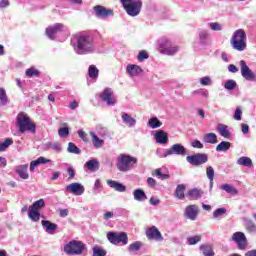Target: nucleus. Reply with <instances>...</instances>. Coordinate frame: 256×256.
<instances>
[{
  "label": "nucleus",
  "mask_w": 256,
  "mask_h": 256,
  "mask_svg": "<svg viewBox=\"0 0 256 256\" xmlns=\"http://www.w3.org/2000/svg\"><path fill=\"white\" fill-rule=\"evenodd\" d=\"M76 41L77 45L74 49L78 55H88V53H93V39L90 36L79 35L77 36Z\"/></svg>",
  "instance_id": "obj_1"
},
{
  "label": "nucleus",
  "mask_w": 256,
  "mask_h": 256,
  "mask_svg": "<svg viewBox=\"0 0 256 256\" xmlns=\"http://www.w3.org/2000/svg\"><path fill=\"white\" fill-rule=\"evenodd\" d=\"M230 43L235 51H245L247 49V33L244 29L234 31Z\"/></svg>",
  "instance_id": "obj_2"
},
{
  "label": "nucleus",
  "mask_w": 256,
  "mask_h": 256,
  "mask_svg": "<svg viewBox=\"0 0 256 256\" xmlns=\"http://www.w3.org/2000/svg\"><path fill=\"white\" fill-rule=\"evenodd\" d=\"M16 124L20 133H25V131L35 133V123L31 121V118L25 112H20L17 115Z\"/></svg>",
  "instance_id": "obj_3"
},
{
  "label": "nucleus",
  "mask_w": 256,
  "mask_h": 256,
  "mask_svg": "<svg viewBox=\"0 0 256 256\" xmlns=\"http://www.w3.org/2000/svg\"><path fill=\"white\" fill-rule=\"evenodd\" d=\"M121 3L130 17H137L143 7L142 0H121Z\"/></svg>",
  "instance_id": "obj_4"
},
{
  "label": "nucleus",
  "mask_w": 256,
  "mask_h": 256,
  "mask_svg": "<svg viewBox=\"0 0 256 256\" xmlns=\"http://www.w3.org/2000/svg\"><path fill=\"white\" fill-rule=\"evenodd\" d=\"M135 163H137V158L127 154H120L118 156L117 169L122 171V173H127V171L133 169Z\"/></svg>",
  "instance_id": "obj_5"
},
{
  "label": "nucleus",
  "mask_w": 256,
  "mask_h": 256,
  "mask_svg": "<svg viewBox=\"0 0 256 256\" xmlns=\"http://www.w3.org/2000/svg\"><path fill=\"white\" fill-rule=\"evenodd\" d=\"M85 251V244L81 241L72 240L64 246V253L67 255H81Z\"/></svg>",
  "instance_id": "obj_6"
},
{
  "label": "nucleus",
  "mask_w": 256,
  "mask_h": 256,
  "mask_svg": "<svg viewBox=\"0 0 256 256\" xmlns=\"http://www.w3.org/2000/svg\"><path fill=\"white\" fill-rule=\"evenodd\" d=\"M107 239L112 245H119V243L127 245L128 243L127 233L125 232H108Z\"/></svg>",
  "instance_id": "obj_7"
},
{
  "label": "nucleus",
  "mask_w": 256,
  "mask_h": 256,
  "mask_svg": "<svg viewBox=\"0 0 256 256\" xmlns=\"http://www.w3.org/2000/svg\"><path fill=\"white\" fill-rule=\"evenodd\" d=\"M186 161L194 167H199V165H205L209 161V156L205 153H197L186 157Z\"/></svg>",
  "instance_id": "obj_8"
},
{
  "label": "nucleus",
  "mask_w": 256,
  "mask_h": 256,
  "mask_svg": "<svg viewBox=\"0 0 256 256\" xmlns=\"http://www.w3.org/2000/svg\"><path fill=\"white\" fill-rule=\"evenodd\" d=\"M171 155H181L182 157H185L187 155V150L185 149V146L182 144L176 143L173 144L169 149H166L162 155V157H169Z\"/></svg>",
  "instance_id": "obj_9"
},
{
  "label": "nucleus",
  "mask_w": 256,
  "mask_h": 256,
  "mask_svg": "<svg viewBox=\"0 0 256 256\" xmlns=\"http://www.w3.org/2000/svg\"><path fill=\"white\" fill-rule=\"evenodd\" d=\"M239 65H240L241 75L244 79H246V81L256 80L255 73L253 72V70L249 69V66L247 65V62H245V60H241L239 62Z\"/></svg>",
  "instance_id": "obj_10"
},
{
  "label": "nucleus",
  "mask_w": 256,
  "mask_h": 256,
  "mask_svg": "<svg viewBox=\"0 0 256 256\" xmlns=\"http://www.w3.org/2000/svg\"><path fill=\"white\" fill-rule=\"evenodd\" d=\"M146 237L149 241H157L158 243L163 241V234H161V231L156 226H152L146 230Z\"/></svg>",
  "instance_id": "obj_11"
},
{
  "label": "nucleus",
  "mask_w": 256,
  "mask_h": 256,
  "mask_svg": "<svg viewBox=\"0 0 256 256\" xmlns=\"http://www.w3.org/2000/svg\"><path fill=\"white\" fill-rule=\"evenodd\" d=\"M231 241L237 243L238 249L243 250L247 247V237L243 232H235L232 237Z\"/></svg>",
  "instance_id": "obj_12"
},
{
  "label": "nucleus",
  "mask_w": 256,
  "mask_h": 256,
  "mask_svg": "<svg viewBox=\"0 0 256 256\" xmlns=\"http://www.w3.org/2000/svg\"><path fill=\"white\" fill-rule=\"evenodd\" d=\"M102 101L107 103L109 107H113L117 103V99L113 96V90L106 88L100 95Z\"/></svg>",
  "instance_id": "obj_13"
},
{
  "label": "nucleus",
  "mask_w": 256,
  "mask_h": 256,
  "mask_svg": "<svg viewBox=\"0 0 256 256\" xmlns=\"http://www.w3.org/2000/svg\"><path fill=\"white\" fill-rule=\"evenodd\" d=\"M198 215H199V206L189 205L185 208L184 217H186V219H190V221H195Z\"/></svg>",
  "instance_id": "obj_14"
},
{
  "label": "nucleus",
  "mask_w": 256,
  "mask_h": 256,
  "mask_svg": "<svg viewBox=\"0 0 256 256\" xmlns=\"http://www.w3.org/2000/svg\"><path fill=\"white\" fill-rule=\"evenodd\" d=\"M63 27H65L64 24L56 23L52 27L46 28V35L48 39H55V35H57V33H59V31H61Z\"/></svg>",
  "instance_id": "obj_15"
},
{
  "label": "nucleus",
  "mask_w": 256,
  "mask_h": 256,
  "mask_svg": "<svg viewBox=\"0 0 256 256\" xmlns=\"http://www.w3.org/2000/svg\"><path fill=\"white\" fill-rule=\"evenodd\" d=\"M126 73H128L130 77H139V75L143 73V68L137 64H128Z\"/></svg>",
  "instance_id": "obj_16"
},
{
  "label": "nucleus",
  "mask_w": 256,
  "mask_h": 256,
  "mask_svg": "<svg viewBox=\"0 0 256 256\" xmlns=\"http://www.w3.org/2000/svg\"><path fill=\"white\" fill-rule=\"evenodd\" d=\"M66 191L74 195H83L85 193V187L79 183H72L66 187Z\"/></svg>",
  "instance_id": "obj_17"
},
{
  "label": "nucleus",
  "mask_w": 256,
  "mask_h": 256,
  "mask_svg": "<svg viewBox=\"0 0 256 256\" xmlns=\"http://www.w3.org/2000/svg\"><path fill=\"white\" fill-rule=\"evenodd\" d=\"M94 11L97 17H102L103 19H105L106 17H111V15H113L112 10H108L107 8L99 5L94 7Z\"/></svg>",
  "instance_id": "obj_18"
},
{
  "label": "nucleus",
  "mask_w": 256,
  "mask_h": 256,
  "mask_svg": "<svg viewBox=\"0 0 256 256\" xmlns=\"http://www.w3.org/2000/svg\"><path fill=\"white\" fill-rule=\"evenodd\" d=\"M156 143H160L161 145H165L169 142V134L163 130H158L155 134Z\"/></svg>",
  "instance_id": "obj_19"
},
{
  "label": "nucleus",
  "mask_w": 256,
  "mask_h": 256,
  "mask_svg": "<svg viewBox=\"0 0 256 256\" xmlns=\"http://www.w3.org/2000/svg\"><path fill=\"white\" fill-rule=\"evenodd\" d=\"M41 225L46 233H49L50 235H53L54 231H57V224L52 223L49 220H42Z\"/></svg>",
  "instance_id": "obj_20"
},
{
  "label": "nucleus",
  "mask_w": 256,
  "mask_h": 256,
  "mask_svg": "<svg viewBox=\"0 0 256 256\" xmlns=\"http://www.w3.org/2000/svg\"><path fill=\"white\" fill-rule=\"evenodd\" d=\"M107 185L111 187V189H114L115 191H118L119 193H125L127 191V187L115 180H107Z\"/></svg>",
  "instance_id": "obj_21"
},
{
  "label": "nucleus",
  "mask_w": 256,
  "mask_h": 256,
  "mask_svg": "<svg viewBox=\"0 0 256 256\" xmlns=\"http://www.w3.org/2000/svg\"><path fill=\"white\" fill-rule=\"evenodd\" d=\"M171 45V40H169L167 37H162L158 39V47L160 53H165V49H169Z\"/></svg>",
  "instance_id": "obj_22"
},
{
  "label": "nucleus",
  "mask_w": 256,
  "mask_h": 256,
  "mask_svg": "<svg viewBox=\"0 0 256 256\" xmlns=\"http://www.w3.org/2000/svg\"><path fill=\"white\" fill-rule=\"evenodd\" d=\"M216 129L220 133L221 137H224V139H229V137H231V132L229 131V127L227 125L218 124Z\"/></svg>",
  "instance_id": "obj_23"
},
{
  "label": "nucleus",
  "mask_w": 256,
  "mask_h": 256,
  "mask_svg": "<svg viewBox=\"0 0 256 256\" xmlns=\"http://www.w3.org/2000/svg\"><path fill=\"white\" fill-rule=\"evenodd\" d=\"M27 169H29V164L20 165L16 168V173L21 179H29V173H27Z\"/></svg>",
  "instance_id": "obj_24"
},
{
  "label": "nucleus",
  "mask_w": 256,
  "mask_h": 256,
  "mask_svg": "<svg viewBox=\"0 0 256 256\" xmlns=\"http://www.w3.org/2000/svg\"><path fill=\"white\" fill-rule=\"evenodd\" d=\"M90 137H92V143H93V146L95 147V149H101V147H103L105 145V140L97 137V134H95V132L91 131Z\"/></svg>",
  "instance_id": "obj_25"
},
{
  "label": "nucleus",
  "mask_w": 256,
  "mask_h": 256,
  "mask_svg": "<svg viewBox=\"0 0 256 256\" xmlns=\"http://www.w3.org/2000/svg\"><path fill=\"white\" fill-rule=\"evenodd\" d=\"M122 121L127 127H135L137 125V120L127 113L122 114Z\"/></svg>",
  "instance_id": "obj_26"
},
{
  "label": "nucleus",
  "mask_w": 256,
  "mask_h": 256,
  "mask_svg": "<svg viewBox=\"0 0 256 256\" xmlns=\"http://www.w3.org/2000/svg\"><path fill=\"white\" fill-rule=\"evenodd\" d=\"M204 143H209L210 145H215L219 143V140H217V134L210 132L203 136Z\"/></svg>",
  "instance_id": "obj_27"
},
{
  "label": "nucleus",
  "mask_w": 256,
  "mask_h": 256,
  "mask_svg": "<svg viewBox=\"0 0 256 256\" xmlns=\"http://www.w3.org/2000/svg\"><path fill=\"white\" fill-rule=\"evenodd\" d=\"M185 189H187V187H185V184H179L176 187L174 196L182 201L183 199H185Z\"/></svg>",
  "instance_id": "obj_28"
},
{
  "label": "nucleus",
  "mask_w": 256,
  "mask_h": 256,
  "mask_svg": "<svg viewBox=\"0 0 256 256\" xmlns=\"http://www.w3.org/2000/svg\"><path fill=\"white\" fill-rule=\"evenodd\" d=\"M28 217L31 219V221L37 223V221L41 219V213H39V210L28 208Z\"/></svg>",
  "instance_id": "obj_29"
},
{
  "label": "nucleus",
  "mask_w": 256,
  "mask_h": 256,
  "mask_svg": "<svg viewBox=\"0 0 256 256\" xmlns=\"http://www.w3.org/2000/svg\"><path fill=\"white\" fill-rule=\"evenodd\" d=\"M133 197L135 201H145L147 199V194H145V191L143 189H136L133 191Z\"/></svg>",
  "instance_id": "obj_30"
},
{
  "label": "nucleus",
  "mask_w": 256,
  "mask_h": 256,
  "mask_svg": "<svg viewBox=\"0 0 256 256\" xmlns=\"http://www.w3.org/2000/svg\"><path fill=\"white\" fill-rule=\"evenodd\" d=\"M85 167L92 172L99 171V160L91 159L85 164Z\"/></svg>",
  "instance_id": "obj_31"
},
{
  "label": "nucleus",
  "mask_w": 256,
  "mask_h": 256,
  "mask_svg": "<svg viewBox=\"0 0 256 256\" xmlns=\"http://www.w3.org/2000/svg\"><path fill=\"white\" fill-rule=\"evenodd\" d=\"M237 165H242L243 167H253V160L247 156H242L237 160Z\"/></svg>",
  "instance_id": "obj_32"
},
{
  "label": "nucleus",
  "mask_w": 256,
  "mask_h": 256,
  "mask_svg": "<svg viewBox=\"0 0 256 256\" xmlns=\"http://www.w3.org/2000/svg\"><path fill=\"white\" fill-rule=\"evenodd\" d=\"M206 175L210 181V189H213V181L215 179V169H213V166L206 167Z\"/></svg>",
  "instance_id": "obj_33"
},
{
  "label": "nucleus",
  "mask_w": 256,
  "mask_h": 256,
  "mask_svg": "<svg viewBox=\"0 0 256 256\" xmlns=\"http://www.w3.org/2000/svg\"><path fill=\"white\" fill-rule=\"evenodd\" d=\"M147 125L151 129H159V127H161V125H163V122H161L159 118L153 117V118L149 119Z\"/></svg>",
  "instance_id": "obj_34"
},
{
  "label": "nucleus",
  "mask_w": 256,
  "mask_h": 256,
  "mask_svg": "<svg viewBox=\"0 0 256 256\" xmlns=\"http://www.w3.org/2000/svg\"><path fill=\"white\" fill-rule=\"evenodd\" d=\"M203 192L197 188H193L188 191L187 196L191 199H201Z\"/></svg>",
  "instance_id": "obj_35"
},
{
  "label": "nucleus",
  "mask_w": 256,
  "mask_h": 256,
  "mask_svg": "<svg viewBox=\"0 0 256 256\" xmlns=\"http://www.w3.org/2000/svg\"><path fill=\"white\" fill-rule=\"evenodd\" d=\"M231 149V142L222 141L216 146V151L218 152H227Z\"/></svg>",
  "instance_id": "obj_36"
},
{
  "label": "nucleus",
  "mask_w": 256,
  "mask_h": 256,
  "mask_svg": "<svg viewBox=\"0 0 256 256\" xmlns=\"http://www.w3.org/2000/svg\"><path fill=\"white\" fill-rule=\"evenodd\" d=\"M220 189H222V191H226V193H229L230 195H237L238 193L236 188L231 186V184H222Z\"/></svg>",
  "instance_id": "obj_37"
},
{
  "label": "nucleus",
  "mask_w": 256,
  "mask_h": 256,
  "mask_svg": "<svg viewBox=\"0 0 256 256\" xmlns=\"http://www.w3.org/2000/svg\"><path fill=\"white\" fill-rule=\"evenodd\" d=\"M90 79H97L99 77V69L95 65H90L88 69Z\"/></svg>",
  "instance_id": "obj_38"
},
{
  "label": "nucleus",
  "mask_w": 256,
  "mask_h": 256,
  "mask_svg": "<svg viewBox=\"0 0 256 256\" xmlns=\"http://www.w3.org/2000/svg\"><path fill=\"white\" fill-rule=\"evenodd\" d=\"M45 207V200L43 198L35 201L29 208L34 209L35 211H39Z\"/></svg>",
  "instance_id": "obj_39"
},
{
  "label": "nucleus",
  "mask_w": 256,
  "mask_h": 256,
  "mask_svg": "<svg viewBox=\"0 0 256 256\" xmlns=\"http://www.w3.org/2000/svg\"><path fill=\"white\" fill-rule=\"evenodd\" d=\"M200 249L202 250L204 256H215V252H213V247L209 245H202Z\"/></svg>",
  "instance_id": "obj_40"
},
{
  "label": "nucleus",
  "mask_w": 256,
  "mask_h": 256,
  "mask_svg": "<svg viewBox=\"0 0 256 256\" xmlns=\"http://www.w3.org/2000/svg\"><path fill=\"white\" fill-rule=\"evenodd\" d=\"M68 153H74V155H80L81 154V149L75 145V143L69 142L68 143V148H67Z\"/></svg>",
  "instance_id": "obj_41"
},
{
  "label": "nucleus",
  "mask_w": 256,
  "mask_h": 256,
  "mask_svg": "<svg viewBox=\"0 0 256 256\" xmlns=\"http://www.w3.org/2000/svg\"><path fill=\"white\" fill-rule=\"evenodd\" d=\"M199 39H200V43L202 45H205V43H207V40L209 39V31L201 30L199 32Z\"/></svg>",
  "instance_id": "obj_42"
},
{
  "label": "nucleus",
  "mask_w": 256,
  "mask_h": 256,
  "mask_svg": "<svg viewBox=\"0 0 256 256\" xmlns=\"http://www.w3.org/2000/svg\"><path fill=\"white\" fill-rule=\"evenodd\" d=\"M48 149H52L56 153H61L62 148L59 142H50L47 144Z\"/></svg>",
  "instance_id": "obj_43"
},
{
  "label": "nucleus",
  "mask_w": 256,
  "mask_h": 256,
  "mask_svg": "<svg viewBox=\"0 0 256 256\" xmlns=\"http://www.w3.org/2000/svg\"><path fill=\"white\" fill-rule=\"evenodd\" d=\"M237 87V82L235 80H227L224 84V88L227 89V91H233Z\"/></svg>",
  "instance_id": "obj_44"
},
{
  "label": "nucleus",
  "mask_w": 256,
  "mask_h": 256,
  "mask_svg": "<svg viewBox=\"0 0 256 256\" xmlns=\"http://www.w3.org/2000/svg\"><path fill=\"white\" fill-rule=\"evenodd\" d=\"M179 51V47L170 45L168 48H166L163 52V55H175Z\"/></svg>",
  "instance_id": "obj_45"
},
{
  "label": "nucleus",
  "mask_w": 256,
  "mask_h": 256,
  "mask_svg": "<svg viewBox=\"0 0 256 256\" xmlns=\"http://www.w3.org/2000/svg\"><path fill=\"white\" fill-rule=\"evenodd\" d=\"M13 145V140L11 138L6 139L4 142H0V153L7 150V147Z\"/></svg>",
  "instance_id": "obj_46"
},
{
  "label": "nucleus",
  "mask_w": 256,
  "mask_h": 256,
  "mask_svg": "<svg viewBox=\"0 0 256 256\" xmlns=\"http://www.w3.org/2000/svg\"><path fill=\"white\" fill-rule=\"evenodd\" d=\"M246 231H248V233H256V225L253 221L246 220Z\"/></svg>",
  "instance_id": "obj_47"
},
{
  "label": "nucleus",
  "mask_w": 256,
  "mask_h": 256,
  "mask_svg": "<svg viewBox=\"0 0 256 256\" xmlns=\"http://www.w3.org/2000/svg\"><path fill=\"white\" fill-rule=\"evenodd\" d=\"M153 175H156V177H158V179H161L162 181L169 179V174H163L161 172V169L154 170Z\"/></svg>",
  "instance_id": "obj_48"
},
{
  "label": "nucleus",
  "mask_w": 256,
  "mask_h": 256,
  "mask_svg": "<svg viewBox=\"0 0 256 256\" xmlns=\"http://www.w3.org/2000/svg\"><path fill=\"white\" fill-rule=\"evenodd\" d=\"M0 103L1 105L7 103V92H5V88H0Z\"/></svg>",
  "instance_id": "obj_49"
},
{
  "label": "nucleus",
  "mask_w": 256,
  "mask_h": 256,
  "mask_svg": "<svg viewBox=\"0 0 256 256\" xmlns=\"http://www.w3.org/2000/svg\"><path fill=\"white\" fill-rule=\"evenodd\" d=\"M209 27L212 31H223V25L218 22H212L209 24Z\"/></svg>",
  "instance_id": "obj_50"
},
{
  "label": "nucleus",
  "mask_w": 256,
  "mask_h": 256,
  "mask_svg": "<svg viewBox=\"0 0 256 256\" xmlns=\"http://www.w3.org/2000/svg\"><path fill=\"white\" fill-rule=\"evenodd\" d=\"M187 241L189 245H197L199 241H201V236L196 235V236L189 237Z\"/></svg>",
  "instance_id": "obj_51"
},
{
  "label": "nucleus",
  "mask_w": 256,
  "mask_h": 256,
  "mask_svg": "<svg viewBox=\"0 0 256 256\" xmlns=\"http://www.w3.org/2000/svg\"><path fill=\"white\" fill-rule=\"evenodd\" d=\"M105 255H107V251H105L99 247L93 248V256H105Z\"/></svg>",
  "instance_id": "obj_52"
},
{
  "label": "nucleus",
  "mask_w": 256,
  "mask_h": 256,
  "mask_svg": "<svg viewBox=\"0 0 256 256\" xmlns=\"http://www.w3.org/2000/svg\"><path fill=\"white\" fill-rule=\"evenodd\" d=\"M225 213H227V209L218 208L213 212V217L217 219V217H221L222 215H225Z\"/></svg>",
  "instance_id": "obj_53"
},
{
  "label": "nucleus",
  "mask_w": 256,
  "mask_h": 256,
  "mask_svg": "<svg viewBox=\"0 0 256 256\" xmlns=\"http://www.w3.org/2000/svg\"><path fill=\"white\" fill-rule=\"evenodd\" d=\"M27 77H39V71L35 68H30L26 70Z\"/></svg>",
  "instance_id": "obj_54"
},
{
  "label": "nucleus",
  "mask_w": 256,
  "mask_h": 256,
  "mask_svg": "<svg viewBox=\"0 0 256 256\" xmlns=\"http://www.w3.org/2000/svg\"><path fill=\"white\" fill-rule=\"evenodd\" d=\"M59 137H68L69 136V127H62L58 130Z\"/></svg>",
  "instance_id": "obj_55"
},
{
  "label": "nucleus",
  "mask_w": 256,
  "mask_h": 256,
  "mask_svg": "<svg viewBox=\"0 0 256 256\" xmlns=\"http://www.w3.org/2000/svg\"><path fill=\"white\" fill-rule=\"evenodd\" d=\"M211 83H212V80L209 76H205L200 79V84L203 85L204 87L207 85H211Z\"/></svg>",
  "instance_id": "obj_56"
},
{
  "label": "nucleus",
  "mask_w": 256,
  "mask_h": 256,
  "mask_svg": "<svg viewBox=\"0 0 256 256\" xmlns=\"http://www.w3.org/2000/svg\"><path fill=\"white\" fill-rule=\"evenodd\" d=\"M241 115H243V111H241V107H237L234 113V119L236 121H241Z\"/></svg>",
  "instance_id": "obj_57"
},
{
  "label": "nucleus",
  "mask_w": 256,
  "mask_h": 256,
  "mask_svg": "<svg viewBox=\"0 0 256 256\" xmlns=\"http://www.w3.org/2000/svg\"><path fill=\"white\" fill-rule=\"evenodd\" d=\"M141 249V243L135 242L129 246V251H139Z\"/></svg>",
  "instance_id": "obj_58"
},
{
  "label": "nucleus",
  "mask_w": 256,
  "mask_h": 256,
  "mask_svg": "<svg viewBox=\"0 0 256 256\" xmlns=\"http://www.w3.org/2000/svg\"><path fill=\"white\" fill-rule=\"evenodd\" d=\"M191 146L194 149H203V143H201V141L199 140H194L193 142H191Z\"/></svg>",
  "instance_id": "obj_59"
},
{
  "label": "nucleus",
  "mask_w": 256,
  "mask_h": 256,
  "mask_svg": "<svg viewBox=\"0 0 256 256\" xmlns=\"http://www.w3.org/2000/svg\"><path fill=\"white\" fill-rule=\"evenodd\" d=\"M144 59H149V54L145 51H140L138 54V61H144Z\"/></svg>",
  "instance_id": "obj_60"
},
{
  "label": "nucleus",
  "mask_w": 256,
  "mask_h": 256,
  "mask_svg": "<svg viewBox=\"0 0 256 256\" xmlns=\"http://www.w3.org/2000/svg\"><path fill=\"white\" fill-rule=\"evenodd\" d=\"M36 160H38V164L39 165H45L46 163H51V160L50 159H47V158H45V157H43V156H40L38 159H36Z\"/></svg>",
  "instance_id": "obj_61"
},
{
  "label": "nucleus",
  "mask_w": 256,
  "mask_h": 256,
  "mask_svg": "<svg viewBox=\"0 0 256 256\" xmlns=\"http://www.w3.org/2000/svg\"><path fill=\"white\" fill-rule=\"evenodd\" d=\"M11 3L9 0H0V9H6V7H9Z\"/></svg>",
  "instance_id": "obj_62"
},
{
  "label": "nucleus",
  "mask_w": 256,
  "mask_h": 256,
  "mask_svg": "<svg viewBox=\"0 0 256 256\" xmlns=\"http://www.w3.org/2000/svg\"><path fill=\"white\" fill-rule=\"evenodd\" d=\"M228 71L230 73H237L239 71V68L237 66H235L234 64H230L228 66Z\"/></svg>",
  "instance_id": "obj_63"
},
{
  "label": "nucleus",
  "mask_w": 256,
  "mask_h": 256,
  "mask_svg": "<svg viewBox=\"0 0 256 256\" xmlns=\"http://www.w3.org/2000/svg\"><path fill=\"white\" fill-rule=\"evenodd\" d=\"M245 256H256V250H250L245 253Z\"/></svg>",
  "instance_id": "obj_64"
}]
</instances>
